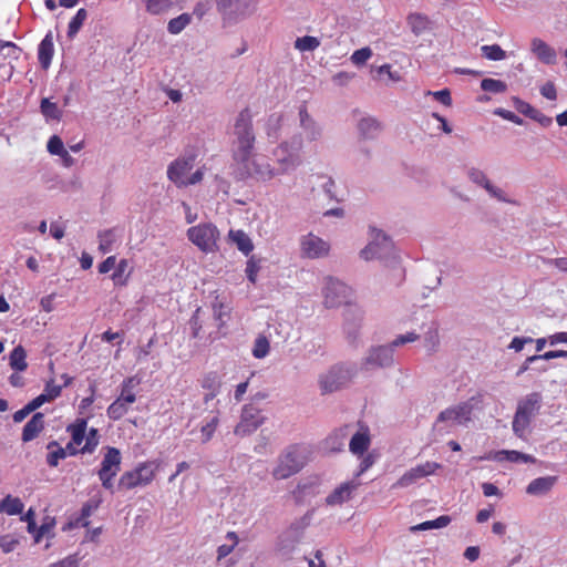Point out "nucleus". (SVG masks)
Here are the masks:
<instances>
[{
    "label": "nucleus",
    "mask_w": 567,
    "mask_h": 567,
    "mask_svg": "<svg viewBox=\"0 0 567 567\" xmlns=\"http://www.w3.org/2000/svg\"><path fill=\"white\" fill-rule=\"evenodd\" d=\"M481 402V396H472L471 399L451 405L441 411L433 424V432L439 435L449 434L456 426H467L472 421L474 409Z\"/></svg>",
    "instance_id": "nucleus-1"
},
{
    "label": "nucleus",
    "mask_w": 567,
    "mask_h": 567,
    "mask_svg": "<svg viewBox=\"0 0 567 567\" xmlns=\"http://www.w3.org/2000/svg\"><path fill=\"white\" fill-rule=\"evenodd\" d=\"M233 171L235 178L238 181L252 178L267 182L277 176V171L269 159L264 155L257 154L255 151L246 154L243 159H233Z\"/></svg>",
    "instance_id": "nucleus-2"
},
{
    "label": "nucleus",
    "mask_w": 567,
    "mask_h": 567,
    "mask_svg": "<svg viewBox=\"0 0 567 567\" xmlns=\"http://www.w3.org/2000/svg\"><path fill=\"white\" fill-rule=\"evenodd\" d=\"M308 462V449L300 444L286 447L277 458L271 475L276 481L287 480L300 472Z\"/></svg>",
    "instance_id": "nucleus-3"
},
{
    "label": "nucleus",
    "mask_w": 567,
    "mask_h": 567,
    "mask_svg": "<svg viewBox=\"0 0 567 567\" xmlns=\"http://www.w3.org/2000/svg\"><path fill=\"white\" fill-rule=\"evenodd\" d=\"M233 159H243L246 154L255 151L256 136L250 111L244 109L236 117L233 131Z\"/></svg>",
    "instance_id": "nucleus-4"
},
{
    "label": "nucleus",
    "mask_w": 567,
    "mask_h": 567,
    "mask_svg": "<svg viewBox=\"0 0 567 567\" xmlns=\"http://www.w3.org/2000/svg\"><path fill=\"white\" fill-rule=\"evenodd\" d=\"M196 156L185 154L174 159L167 167V178L178 188L196 185L203 181L204 167L189 174L195 165Z\"/></svg>",
    "instance_id": "nucleus-5"
},
{
    "label": "nucleus",
    "mask_w": 567,
    "mask_h": 567,
    "mask_svg": "<svg viewBox=\"0 0 567 567\" xmlns=\"http://www.w3.org/2000/svg\"><path fill=\"white\" fill-rule=\"evenodd\" d=\"M542 400L540 393L532 392L518 401L512 423L516 436L520 439L525 436L533 417L542 408Z\"/></svg>",
    "instance_id": "nucleus-6"
},
{
    "label": "nucleus",
    "mask_w": 567,
    "mask_h": 567,
    "mask_svg": "<svg viewBox=\"0 0 567 567\" xmlns=\"http://www.w3.org/2000/svg\"><path fill=\"white\" fill-rule=\"evenodd\" d=\"M141 380L137 377H128L121 384L120 395L109 405L107 417L117 421L122 419L136 402V388Z\"/></svg>",
    "instance_id": "nucleus-7"
},
{
    "label": "nucleus",
    "mask_w": 567,
    "mask_h": 567,
    "mask_svg": "<svg viewBox=\"0 0 567 567\" xmlns=\"http://www.w3.org/2000/svg\"><path fill=\"white\" fill-rule=\"evenodd\" d=\"M302 148L301 136H293L290 142H282L274 150L279 168L277 175L285 174L297 168L301 164L300 150Z\"/></svg>",
    "instance_id": "nucleus-8"
},
{
    "label": "nucleus",
    "mask_w": 567,
    "mask_h": 567,
    "mask_svg": "<svg viewBox=\"0 0 567 567\" xmlns=\"http://www.w3.org/2000/svg\"><path fill=\"white\" fill-rule=\"evenodd\" d=\"M158 464L154 461H146L138 464L134 470L124 472L117 484L120 491H128L138 486L150 485L157 472Z\"/></svg>",
    "instance_id": "nucleus-9"
},
{
    "label": "nucleus",
    "mask_w": 567,
    "mask_h": 567,
    "mask_svg": "<svg viewBox=\"0 0 567 567\" xmlns=\"http://www.w3.org/2000/svg\"><path fill=\"white\" fill-rule=\"evenodd\" d=\"M219 230L212 223H202L187 229V238L205 254L218 251Z\"/></svg>",
    "instance_id": "nucleus-10"
},
{
    "label": "nucleus",
    "mask_w": 567,
    "mask_h": 567,
    "mask_svg": "<svg viewBox=\"0 0 567 567\" xmlns=\"http://www.w3.org/2000/svg\"><path fill=\"white\" fill-rule=\"evenodd\" d=\"M355 374V369L343 364H336L327 372L319 375V388L321 394L337 392L347 386Z\"/></svg>",
    "instance_id": "nucleus-11"
},
{
    "label": "nucleus",
    "mask_w": 567,
    "mask_h": 567,
    "mask_svg": "<svg viewBox=\"0 0 567 567\" xmlns=\"http://www.w3.org/2000/svg\"><path fill=\"white\" fill-rule=\"evenodd\" d=\"M216 8L228 24L237 23L250 17L257 7V0H215Z\"/></svg>",
    "instance_id": "nucleus-12"
},
{
    "label": "nucleus",
    "mask_w": 567,
    "mask_h": 567,
    "mask_svg": "<svg viewBox=\"0 0 567 567\" xmlns=\"http://www.w3.org/2000/svg\"><path fill=\"white\" fill-rule=\"evenodd\" d=\"M266 421V417L261 414V410L254 404H245L241 409L239 422L235 426L234 433L238 436H247L258 427H260Z\"/></svg>",
    "instance_id": "nucleus-13"
},
{
    "label": "nucleus",
    "mask_w": 567,
    "mask_h": 567,
    "mask_svg": "<svg viewBox=\"0 0 567 567\" xmlns=\"http://www.w3.org/2000/svg\"><path fill=\"white\" fill-rule=\"evenodd\" d=\"M393 244L391 239L381 230L372 229V240L360 251L364 260L384 258L392 251Z\"/></svg>",
    "instance_id": "nucleus-14"
},
{
    "label": "nucleus",
    "mask_w": 567,
    "mask_h": 567,
    "mask_svg": "<svg viewBox=\"0 0 567 567\" xmlns=\"http://www.w3.org/2000/svg\"><path fill=\"white\" fill-rule=\"evenodd\" d=\"M442 465L436 462L427 461L423 464H420L415 467L410 468L406 471L394 484L393 488H404L408 487L414 483H416L419 480L426 477L429 475L434 474L437 470H440Z\"/></svg>",
    "instance_id": "nucleus-15"
},
{
    "label": "nucleus",
    "mask_w": 567,
    "mask_h": 567,
    "mask_svg": "<svg viewBox=\"0 0 567 567\" xmlns=\"http://www.w3.org/2000/svg\"><path fill=\"white\" fill-rule=\"evenodd\" d=\"M300 250L303 257L310 259L323 258L329 255L330 244L309 233L300 238Z\"/></svg>",
    "instance_id": "nucleus-16"
},
{
    "label": "nucleus",
    "mask_w": 567,
    "mask_h": 567,
    "mask_svg": "<svg viewBox=\"0 0 567 567\" xmlns=\"http://www.w3.org/2000/svg\"><path fill=\"white\" fill-rule=\"evenodd\" d=\"M348 296V287L333 278H327L323 288L324 305L334 308L346 302Z\"/></svg>",
    "instance_id": "nucleus-17"
},
{
    "label": "nucleus",
    "mask_w": 567,
    "mask_h": 567,
    "mask_svg": "<svg viewBox=\"0 0 567 567\" xmlns=\"http://www.w3.org/2000/svg\"><path fill=\"white\" fill-rule=\"evenodd\" d=\"M393 348L392 343L390 346L372 348L362 361L361 368L369 370L371 367L384 368L391 365L393 362Z\"/></svg>",
    "instance_id": "nucleus-18"
},
{
    "label": "nucleus",
    "mask_w": 567,
    "mask_h": 567,
    "mask_svg": "<svg viewBox=\"0 0 567 567\" xmlns=\"http://www.w3.org/2000/svg\"><path fill=\"white\" fill-rule=\"evenodd\" d=\"M360 485L361 483L358 480H352L340 484L327 496V505H342L343 503L351 499L353 493L359 488Z\"/></svg>",
    "instance_id": "nucleus-19"
},
{
    "label": "nucleus",
    "mask_w": 567,
    "mask_h": 567,
    "mask_svg": "<svg viewBox=\"0 0 567 567\" xmlns=\"http://www.w3.org/2000/svg\"><path fill=\"white\" fill-rule=\"evenodd\" d=\"M530 51L543 63L553 65L557 61L556 50L539 38L530 42Z\"/></svg>",
    "instance_id": "nucleus-20"
},
{
    "label": "nucleus",
    "mask_w": 567,
    "mask_h": 567,
    "mask_svg": "<svg viewBox=\"0 0 567 567\" xmlns=\"http://www.w3.org/2000/svg\"><path fill=\"white\" fill-rule=\"evenodd\" d=\"M121 453L115 447H107L97 474H110L116 476L121 468Z\"/></svg>",
    "instance_id": "nucleus-21"
},
{
    "label": "nucleus",
    "mask_w": 567,
    "mask_h": 567,
    "mask_svg": "<svg viewBox=\"0 0 567 567\" xmlns=\"http://www.w3.org/2000/svg\"><path fill=\"white\" fill-rule=\"evenodd\" d=\"M299 120L300 126L309 141H317L321 136V128L309 115L305 104L299 107Z\"/></svg>",
    "instance_id": "nucleus-22"
},
{
    "label": "nucleus",
    "mask_w": 567,
    "mask_h": 567,
    "mask_svg": "<svg viewBox=\"0 0 567 567\" xmlns=\"http://www.w3.org/2000/svg\"><path fill=\"white\" fill-rule=\"evenodd\" d=\"M44 424V414L41 412L34 413L23 427L21 440L24 443L34 440L43 431Z\"/></svg>",
    "instance_id": "nucleus-23"
},
{
    "label": "nucleus",
    "mask_w": 567,
    "mask_h": 567,
    "mask_svg": "<svg viewBox=\"0 0 567 567\" xmlns=\"http://www.w3.org/2000/svg\"><path fill=\"white\" fill-rule=\"evenodd\" d=\"M54 54V44L52 32H48L39 44L38 59L41 66L47 70L52 61Z\"/></svg>",
    "instance_id": "nucleus-24"
},
{
    "label": "nucleus",
    "mask_w": 567,
    "mask_h": 567,
    "mask_svg": "<svg viewBox=\"0 0 567 567\" xmlns=\"http://www.w3.org/2000/svg\"><path fill=\"white\" fill-rule=\"evenodd\" d=\"M350 433V425H344L332 432L324 441L326 450L330 452H340L343 450L346 440Z\"/></svg>",
    "instance_id": "nucleus-25"
},
{
    "label": "nucleus",
    "mask_w": 567,
    "mask_h": 567,
    "mask_svg": "<svg viewBox=\"0 0 567 567\" xmlns=\"http://www.w3.org/2000/svg\"><path fill=\"white\" fill-rule=\"evenodd\" d=\"M406 23L412 33L420 35L432 28L431 19L423 13L412 12L406 17Z\"/></svg>",
    "instance_id": "nucleus-26"
},
{
    "label": "nucleus",
    "mask_w": 567,
    "mask_h": 567,
    "mask_svg": "<svg viewBox=\"0 0 567 567\" xmlns=\"http://www.w3.org/2000/svg\"><path fill=\"white\" fill-rule=\"evenodd\" d=\"M557 482L556 476H544L533 480L526 487L529 495H544L548 493Z\"/></svg>",
    "instance_id": "nucleus-27"
},
{
    "label": "nucleus",
    "mask_w": 567,
    "mask_h": 567,
    "mask_svg": "<svg viewBox=\"0 0 567 567\" xmlns=\"http://www.w3.org/2000/svg\"><path fill=\"white\" fill-rule=\"evenodd\" d=\"M99 250L102 254L111 252L118 241L120 234L116 228L105 229L97 234Z\"/></svg>",
    "instance_id": "nucleus-28"
},
{
    "label": "nucleus",
    "mask_w": 567,
    "mask_h": 567,
    "mask_svg": "<svg viewBox=\"0 0 567 567\" xmlns=\"http://www.w3.org/2000/svg\"><path fill=\"white\" fill-rule=\"evenodd\" d=\"M22 50L11 41L0 40V55L3 60H8L10 65L9 79L13 74L14 66L12 65V61H17L20 59Z\"/></svg>",
    "instance_id": "nucleus-29"
},
{
    "label": "nucleus",
    "mask_w": 567,
    "mask_h": 567,
    "mask_svg": "<svg viewBox=\"0 0 567 567\" xmlns=\"http://www.w3.org/2000/svg\"><path fill=\"white\" fill-rule=\"evenodd\" d=\"M228 239L235 244L238 250H240L245 256H248L254 249L251 239L244 230L230 229L228 233Z\"/></svg>",
    "instance_id": "nucleus-30"
},
{
    "label": "nucleus",
    "mask_w": 567,
    "mask_h": 567,
    "mask_svg": "<svg viewBox=\"0 0 567 567\" xmlns=\"http://www.w3.org/2000/svg\"><path fill=\"white\" fill-rule=\"evenodd\" d=\"M370 446V435L368 427L364 431L357 432L350 440L349 449L355 455H363Z\"/></svg>",
    "instance_id": "nucleus-31"
},
{
    "label": "nucleus",
    "mask_w": 567,
    "mask_h": 567,
    "mask_svg": "<svg viewBox=\"0 0 567 567\" xmlns=\"http://www.w3.org/2000/svg\"><path fill=\"white\" fill-rule=\"evenodd\" d=\"M494 460L498 462L507 461L512 463H535L536 458L529 454H525L518 451L502 450L495 453Z\"/></svg>",
    "instance_id": "nucleus-32"
},
{
    "label": "nucleus",
    "mask_w": 567,
    "mask_h": 567,
    "mask_svg": "<svg viewBox=\"0 0 567 567\" xmlns=\"http://www.w3.org/2000/svg\"><path fill=\"white\" fill-rule=\"evenodd\" d=\"M9 365L16 372H23L28 369L27 352L22 346H17L10 352Z\"/></svg>",
    "instance_id": "nucleus-33"
},
{
    "label": "nucleus",
    "mask_w": 567,
    "mask_h": 567,
    "mask_svg": "<svg viewBox=\"0 0 567 567\" xmlns=\"http://www.w3.org/2000/svg\"><path fill=\"white\" fill-rule=\"evenodd\" d=\"M282 122L284 115L280 113H272L268 116L265 124V131L268 138H270L271 141L278 140Z\"/></svg>",
    "instance_id": "nucleus-34"
},
{
    "label": "nucleus",
    "mask_w": 567,
    "mask_h": 567,
    "mask_svg": "<svg viewBox=\"0 0 567 567\" xmlns=\"http://www.w3.org/2000/svg\"><path fill=\"white\" fill-rule=\"evenodd\" d=\"M23 508L24 504L19 497L8 495L3 499H0V513L18 515L22 513Z\"/></svg>",
    "instance_id": "nucleus-35"
},
{
    "label": "nucleus",
    "mask_w": 567,
    "mask_h": 567,
    "mask_svg": "<svg viewBox=\"0 0 567 567\" xmlns=\"http://www.w3.org/2000/svg\"><path fill=\"white\" fill-rule=\"evenodd\" d=\"M127 259H121L117 264H115V270L111 276V279L115 286L123 287L127 285L128 278L131 276V271H127Z\"/></svg>",
    "instance_id": "nucleus-36"
},
{
    "label": "nucleus",
    "mask_w": 567,
    "mask_h": 567,
    "mask_svg": "<svg viewBox=\"0 0 567 567\" xmlns=\"http://www.w3.org/2000/svg\"><path fill=\"white\" fill-rule=\"evenodd\" d=\"M358 128L364 138H374L381 130L379 122L372 117L362 118L358 124Z\"/></svg>",
    "instance_id": "nucleus-37"
},
{
    "label": "nucleus",
    "mask_w": 567,
    "mask_h": 567,
    "mask_svg": "<svg viewBox=\"0 0 567 567\" xmlns=\"http://www.w3.org/2000/svg\"><path fill=\"white\" fill-rule=\"evenodd\" d=\"M49 451L47 455V463L51 467L58 466L61 460L66 457V450L61 447L58 442L52 441L47 445Z\"/></svg>",
    "instance_id": "nucleus-38"
},
{
    "label": "nucleus",
    "mask_w": 567,
    "mask_h": 567,
    "mask_svg": "<svg viewBox=\"0 0 567 567\" xmlns=\"http://www.w3.org/2000/svg\"><path fill=\"white\" fill-rule=\"evenodd\" d=\"M192 22V14L182 13L181 16L173 18L168 21L167 31L171 34L181 33Z\"/></svg>",
    "instance_id": "nucleus-39"
},
{
    "label": "nucleus",
    "mask_w": 567,
    "mask_h": 567,
    "mask_svg": "<svg viewBox=\"0 0 567 567\" xmlns=\"http://www.w3.org/2000/svg\"><path fill=\"white\" fill-rule=\"evenodd\" d=\"M40 110L47 120L60 121L62 117V111L56 103L51 102L49 99L41 100Z\"/></svg>",
    "instance_id": "nucleus-40"
},
{
    "label": "nucleus",
    "mask_w": 567,
    "mask_h": 567,
    "mask_svg": "<svg viewBox=\"0 0 567 567\" xmlns=\"http://www.w3.org/2000/svg\"><path fill=\"white\" fill-rule=\"evenodd\" d=\"M68 432L71 433V442L75 445H81L85 439L86 421L78 420L74 424L68 426Z\"/></svg>",
    "instance_id": "nucleus-41"
},
{
    "label": "nucleus",
    "mask_w": 567,
    "mask_h": 567,
    "mask_svg": "<svg viewBox=\"0 0 567 567\" xmlns=\"http://www.w3.org/2000/svg\"><path fill=\"white\" fill-rule=\"evenodd\" d=\"M320 47V40L316 37L305 35L297 38L295 41V49L300 52L315 51Z\"/></svg>",
    "instance_id": "nucleus-42"
},
{
    "label": "nucleus",
    "mask_w": 567,
    "mask_h": 567,
    "mask_svg": "<svg viewBox=\"0 0 567 567\" xmlns=\"http://www.w3.org/2000/svg\"><path fill=\"white\" fill-rule=\"evenodd\" d=\"M219 424V417L218 415H214L209 420H207L202 426H200V441L202 443H207L212 440L215 431L217 430Z\"/></svg>",
    "instance_id": "nucleus-43"
},
{
    "label": "nucleus",
    "mask_w": 567,
    "mask_h": 567,
    "mask_svg": "<svg viewBox=\"0 0 567 567\" xmlns=\"http://www.w3.org/2000/svg\"><path fill=\"white\" fill-rule=\"evenodd\" d=\"M87 18V12L85 9L81 8L78 10L76 14L72 18L68 27V37L73 38L82 28L84 21Z\"/></svg>",
    "instance_id": "nucleus-44"
},
{
    "label": "nucleus",
    "mask_w": 567,
    "mask_h": 567,
    "mask_svg": "<svg viewBox=\"0 0 567 567\" xmlns=\"http://www.w3.org/2000/svg\"><path fill=\"white\" fill-rule=\"evenodd\" d=\"M481 87L485 92L504 93L507 90V84L501 80L487 78L482 80Z\"/></svg>",
    "instance_id": "nucleus-45"
},
{
    "label": "nucleus",
    "mask_w": 567,
    "mask_h": 567,
    "mask_svg": "<svg viewBox=\"0 0 567 567\" xmlns=\"http://www.w3.org/2000/svg\"><path fill=\"white\" fill-rule=\"evenodd\" d=\"M483 56L492 61H501L506 58V52L498 45H483L481 48Z\"/></svg>",
    "instance_id": "nucleus-46"
},
{
    "label": "nucleus",
    "mask_w": 567,
    "mask_h": 567,
    "mask_svg": "<svg viewBox=\"0 0 567 567\" xmlns=\"http://www.w3.org/2000/svg\"><path fill=\"white\" fill-rule=\"evenodd\" d=\"M440 346V336L437 328L430 329L424 334V347L429 351V353H434L437 351Z\"/></svg>",
    "instance_id": "nucleus-47"
},
{
    "label": "nucleus",
    "mask_w": 567,
    "mask_h": 567,
    "mask_svg": "<svg viewBox=\"0 0 567 567\" xmlns=\"http://www.w3.org/2000/svg\"><path fill=\"white\" fill-rule=\"evenodd\" d=\"M226 538L230 540V544H224L217 548L218 559L227 557L234 550L235 546L238 544V536L235 532H228Z\"/></svg>",
    "instance_id": "nucleus-48"
},
{
    "label": "nucleus",
    "mask_w": 567,
    "mask_h": 567,
    "mask_svg": "<svg viewBox=\"0 0 567 567\" xmlns=\"http://www.w3.org/2000/svg\"><path fill=\"white\" fill-rule=\"evenodd\" d=\"M269 341L266 337L259 336L255 340V344L252 348V355L257 359H262L269 353Z\"/></svg>",
    "instance_id": "nucleus-49"
},
{
    "label": "nucleus",
    "mask_w": 567,
    "mask_h": 567,
    "mask_svg": "<svg viewBox=\"0 0 567 567\" xmlns=\"http://www.w3.org/2000/svg\"><path fill=\"white\" fill-rule=\"evenodd\" d=\"M84 440H85V444L82 447L81 452L82 453H92L95 450V447L99 445L97 430L94 427L90 429V431L87 433L85 432Z\"/></svg>",
    "instance_id": "nucleus-50"
},
{
    "label": "nucleus",
    "mask_w": 567,
    "mask_h": 567,
    "mask_svg": "<svg viewBox=\"0 0 567 567\" xmlns=\"http://www.w3.org/2000/svg\"><path fill=\"white\" fill-rule=\"evenodd\" d=\"M468 178L473 183H475L476 185H478L485 189L491 185V182L487 178L486 174L478 168H471L468 171Z\"/></svg>",
    "instance_id": "nucleus-51"
},
{
    "label": "nucleus",
    "mask_w": 567,
    "mask_h": 567,
    "mask_svg": "<svg viewBox=\"0 0 567 567\" xmlns=\"http://www.w3.org/2000/svg\"><path fill=\"white\" fill-rule=\"evenodd\" d=\"M213 312L215 319L224 324V318L228 316L229 308L218 297H216L213 302Z\"/></svg>",
    "instance_id": "nucleus-52"
},
{
    "label": "nucleus",
    "mask_w": 567,
    "mask_h": 567,
    "mask_svg": "<svg viewBox=\"0 0 567 567\" xmlns=\"http://www.w3.org/2000/svg\"><path fill=\"white\" fill-rule=\"evenodd\" d=\"M19 545V539L12 535H2L0 536V549L9 554L16 549Z\"/></svg>",
    "instance_id": "nucleus-53"
},
{
    "label": "nucleus",
    "mask_w": 567,
    "mask_h": 567,
    "mask_svg": "<svg viewBox=\"0 0 567 567\" xmlns=\"http://www.w3.org/2000/svg\"><path fill=\"white\" fill-rule=\"evenodd\" d=\"M372 56V50L368 47L354 51L351 55V61L355 65L364 64Z\"/></svg>",
    "instance_id": "nucleus-54"
},
{
    "label": "nucleus",
    "mask_w": 567,
    "mask_h": 567,
    "mask_svg": "<svg viewBox=\"0 0 567 567\" xmlns=\"http://www.w3.org/2000/svg\"><path fill=\"white\" fill-rule=\"evenodd\" d=\"M47 148L49 153L58 156L65 150L62 140L58 135L50 137Z\"/></svg>",
    "instance_id": "nucleus-55"
},
{
    "label": "nucleus",
    "mask_w": 567,
    "mask_h": 567,
    "mask_svg": "<svg viewBox=\"0 0 567 567\" xmlns=\"http://www.w3.org/2000/svg\"><path fill=\"white\" fill-rule=\"evenodd\" d=\"M62 391L61 385H56L53 380H50L45 383L43 394L50 400L53 401L58 396H60Z\"/></svg>",
    "instance_id": "nucleus-56"
},
{
    "label": "nucleus",
    "mask_w": 567,
    "mask_h": 567,
    "mask_svg": "<svg viewBox=\"0 0 567 567\" xmlns=\"http://www.w3.org/2000/svg\"><path fill=\"white\" fill-rule=\"evenodd\" d=\"M514 103H515V107L516 110L522 113L523 115L527 116V117H532V115L535 113V111L537 109H535L534 106H532L529 103L527 102H524L522 101L518 97H514Z\"/></svg>",
    "instance_id": "nucleus-57"
},
{
    "label": "nucleus",
    "mask_w": 567,
    "mask_h": 567,
    "mask_svg": "<svg viewBox=\"0 0 567 567\" xmlns=\"http://www.w3.org/2000/svg\"><path fill=\"white\" fill-rule=\"evenodd\" d=\"M202 386L208 391L210 390H219V382L217 380L216 373H209L204 377L202 380Z\"/></svg>",
    "instance_id": "nucleus-58"
},
{
    "label": "nucleus",
    "mask_w": 567,
    "mask_h": 567,
    "mask_svg": "<svg viewBox=\"0 0 567 567\" xmlns=\"http://www.w3.org/2000/svg\"><path fill=\"white\" fill-rule=\"evenodd\" d=\"M533 341L530 337H514L508 348L519 352L524 349L526 343H532Z\"/></svg>",
    "instance_id": "nucleus-59"
},
{
    "label": "nucleus",
    "mask_w": 567,
    "mask_h": 567,
    "mask_svg": "<svg viewBox=\"0 0 567 567\" xmlns=\"http://www.w3.org/2000/svg\"><path fill=\"white\" fill-rule=\"evenodd\" d=\"M427 94H432L437 102L446 106H450L452 104L451 93L447 89L437 92H427Z\"/></svg>",
    "instance_id": "nucleus-60"
},
{
    "label": "nucleus",
    "mask_w": 567,
    "mask_h": 567,
    "mask_svg": "<svg viewBox=\"0 0 567 567\" xmlns=\"http://www.w3.org/2000/svg\"><path fill=\"white\" fill-rule=\"evenodd\" d=\"M540 94L548 100H556L557 99V90H556L554 82H550V81L546 82L540 87Z\"/></svg>",
    "instance_id": "nucleus-61"
},
{
    "label": "nucleus",
    "mask_w": 567,
    "mask_h": 567,
    "mask_svg": "<svg viewBox=\"0 0 567 567\" xmlns=\"http://www.w3.org/2000/svg\"><path fill=\"white\" fill-rule=\"evenodd\" d=\"M375 462V456L372 453L367 454L359 466V471L357 473V477L361 476L364 472H367Z\"/></svg>",
    "instance_id": "nucleus-62"
},
{
    "label": "nucleus",
    "mask_w": 567,
    "mask_h": 567,
    "mask_svg": "<svg viewBox=\"0 0 567 567\" xmlns=\"http://www.w3.org/2000/svg\"><path fill=\"white\" fill-rule=\"evenodd\" d=\"M210 10V2L208 0L199 1L195 4L193 14L199 20Z\"/></svg>",
    "instance_id": "nucleus-63"
},
{
    "label": "nucleus",
    "mask_w": 567,
    "mask_h": 567,
    "mask_svg": "<svg viewBox=\"0 0 567 567\" xmlns=\"http://www.w3.org/2000/svg\"><path fill=\"white\" fill-rule=\"evenodd\" d=\"M50 567H79V559L76 556H68L58 563L51 564Z\"/></svg>",
    "instance_id": "nucleus-64"
}]
</instances>
